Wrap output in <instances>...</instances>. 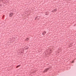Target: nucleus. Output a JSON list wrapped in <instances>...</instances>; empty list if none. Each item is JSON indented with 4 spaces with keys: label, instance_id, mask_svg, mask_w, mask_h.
I'll return each mask as SVG.
<instances>
[{
    "label": "nucleus",
    "instance_id": "nucleus-6",
    "mask_svg": "<svg viewBox=\"0 0 76 76\" xmlns=\"http://www.w3.org/2000/svg\"><path fill=\"white\" fill-rule=\"evenodd\" d=\"M56 10L54 9L53 11L52 12H56Z\"/></svg>",
    "mask_w": 76,
    "mask_h": 76
},
{
    "label": "nucleus",
    "instance_id": "nucleus-3",
    "mask_svg": "<svg viewBox=\"0 0 76 76\" xmlns=\"http://www.w3.org/2000/svg\"><path fill=\"white\" fill-rule=\"evenodd\" d=\"M28 46H26L25 47V49H28Z\"/></svg>",
    "mask_w": 76,
    "mask_h": 76
},
{
    "label": "nucleus",
    "instance_id": "nucleus-9",
    "mask_svg": "<svg viewBox=\"0 0 76 76\" xmlns=\"http://www.w3.org/2000/svg\"><path fill=\"white\" fill-rule=\"evenodd\" d=\"M3 17H4V15H3Z\"/></svg>",
    "mask_w": 76,
    "mask_h": 76
},
{
    "label": "nucleus",
    "instance_id": "nucleus-2",
    "mask_svg": "<svg viewBox=\"0 0 76 76\" xmlns=\"http://www.w3.org/2000/svg\"><path fill=\"white\" fill-rule=\"evenodd\" d=\"M48 68L46 69L45 70V71L43 72H47V71H48Z\"/></svg>",
    "mask_w": 76,
    "mask_h": 76
},
{
    "label": "nucleus",
    "instance_id": "nucleus-5",
    "mask_svg": "<svg viewBox=\"0 0 76 76\" xmlns=\"http://www.w3.org/2000/svg\"><path fill=\"white\" fill-rule=\"evenodd\" d=\"M28 40H29V38H27V39H26V41H28Z\"/></svg>",
    "mask_w": 76,
    "mask_h": 76
},
{
    "label": "nucleus",
    "instance_id": "nucleus-7",
    "mask_svg": "<svg viewBox=\"0 0 76 76\" xmlns=\"http://www.w3.org/2000/svg\"><path fill=\"white\" fill-rule=\"evenodd\" d=\"M19 66H20V65L18 66H16V68H18V67H19Z\"/></svg>",
    "mask_w": 76,
    "mask_h": 76
},
{
    "label": "nucleus",
    "instance_id": "nucleus-1",
    "mask_svg": "<svg viewBox=\"0 0 76 76\" xmlns=\"http://www.w3.org/2000/svg\"><path fill=\"white\" fill-rule=\"evenodd\" d=\"M9 16H10V17H12V16H13V13H11L10 14Z\"/></svg>",
    "mask_w": 76,
    "mask_h": 76
},
{
    "label": "nucleus",
    "instance_id": "nucleus-4",
    "mask_svg": "<svg viewBox=\"0 0 76 76\" xmlns=\"http://www.w3.org/2000/svg\"><path fill=\"white\" fill-rule=\"evenodd\" d=\"M46 32L44 31V32L42 33V35H45Z\"/></svg>",
    "mask_w": 76,
    "mask_h": 76
},
{
    "label": "nucleus",
    "instance_id": "nucleus-8",
    "mask_svg": "<svg viewBox=\"0 0 76 76\" xmlns=\"http://www.w3.org/2000/svg\"><path fill=\"white\" fill-rule=\"evenodd\" d=\"M72 63H73V61L72 62Z\"/></svg>",
    "mask_w": 76,
    "mask_h": 76
}]
</instances>
